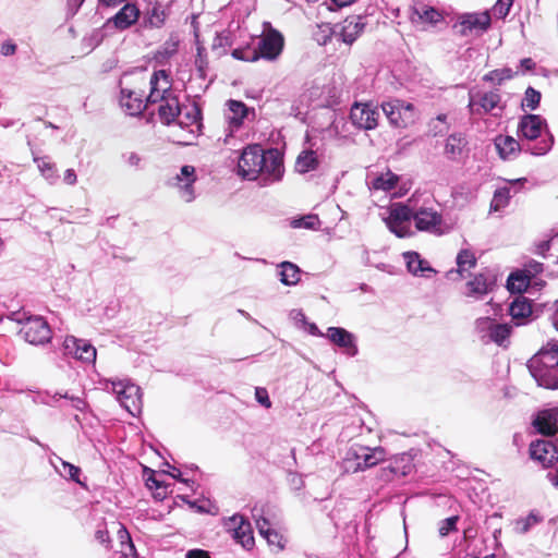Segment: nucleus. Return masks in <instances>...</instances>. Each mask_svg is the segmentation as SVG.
Segmentation results:
<instances>
[{"instance_id": "2f4dec72", "label": "nucleus", "mask_w": 558, "mask_h": 558, "mask_svg": "<svg viewBox=\"0 0 558 558\" xmlns=\"http://www.w3.org/2000/svg\"><path fill=\"white\" fill-rule=\"evenodd\" d=\"M537 385L547 389H558V367H542L530 371Z\"/></svg>"}, {"instance_id": "9d476101", "label": "nucleus", "mask_w": 558, "mask_h": 558, "mask_svg": "<svg viewBox=\"0 0 558 558\" xmlns=\"http://www.w3.org/2000/svg\"><path fill=\"white\" fill-rule=\"evenodd\" d=\"M413 221L417 231L435 235L445 233L444 219L439 211L432 207L413 208Z\"/></svg>"}, {"instance_id": "4be33fe9", "label": "nucleus", "mask_w": 558, "mask_h": 558, "mask_svg": "<svg viewBox=\"0 0 558 558\" xmlns=\"http://www.w3.org/2000/svg\"><path fill=\"white\" fill-rule=\"evenodd\" d=\"M546 126L545 120L537 114L523 116L518 125L519 136L527 141H534L542 135Z\"/></svg>"}, {"instance_id": "69168bd1", "label": "nucleus", "mask_w": 558, "mask_h": 558, "mask_svg": "<svg viewBox=\"0 0 558 558\" xmlns=\"http://www.w3.org/2000/svg\"><path fill=\"white\" fill-rule=\"evenodd\" d=\"M185 558H209V555L203 549H192L186 553Z\"/></svg>"}, {"instance_id": "4d7b16f0", "label": "nucleus", "mask_w": 558, "mask_h": 558, "mask_svg": "<svg viewBox=\"0 0 558 558\" xmlns=\"http://www.w3.org/2000/svg\"><path fill=\"white\" fill-rule=\"evenodd\" d=\"M537 517L535 514H530L527 518H525L524 520L522 521H519L517 523V527L518 530H520V532L522 533H525L527 532V530L530 529L531 525L535 524L537 522Z\"/></svg>"}, {"instance_id": "4c0bfd02", "label": "nucleus", "mask_w": 558, "mask_h": 558, "mask_svg": "<svg viewBox=\"0 0 558 558\" xmlns=\"http://www.w3.org/2000/svg\"><path fill=\"white\" fill-rule=\"evenodd\" d=\"M51 464L54 466L56 471L63 477H68L76 483L80 482L81 469L71 464L60 457H56L54 460H51Z\"/></svg>"}, {"instance_id": "f8f14e48", "label": "nucleus", "mask_w": 558, "mask_h": 558, "mask_svg": "<svg viewBox=\"0 0 558 558\" xmlns=\"http://www.w3.org/2000/svg\"><path fill=\"white\" fill-rule=\"evenodd\" d=\"M199 119L201 112L197 107L185 108V111L180 107V114L172 121L177 122L179 130L183 132L180 143L189 145L193 142L201 130Z\"/></svg>"}, {"instance_id": "e433bc0d", "label": "nucleus", "mask_w": 558, "mask_h": 558, "mask_svg": "<svg viewBox=\"0 0 558 558\" xmlns=\"http://www.w3.org/2000/svg\"><path fill=\"white\" fill-rule=\"evenodd\" d=\"M166 11L161 4L155 3L147 12L144 17V26L151 28H160L166 22Z\"/></svg>"}, {"instance_id": "0e129e2a", "label": "nucleus", "mask_w": 558, "mask_h": 558, "mask_svg": "<svg viewBox=\"0 0 558 558\" xmlns=\"http://www.w3.org/2000/svg\"><path fill=\"white\" fill-rule=\"evenodd\" d=\"M95 537L101 544H108L110 542L109 533L107 530L98 529L95 533Z\"/></svg>"}, {"instance_id": "473e14b6", "label": "nucleus", "mask_w": 558, "mask_h": 558, "mask_svg": "<svg viewBox=\"0 0 558 558\" xmlns=\"http://www.w3.org/2000/svg\"><path fill=\"white\" fill-rule=\"evenodd\" d=\"M34 162L37 165V169L41 177L50 184L53 185L59 180L57 166L51 161L50 157H33Z\"/></svg>"}, {"instance_id": "864d4df0", "label": "nucleus", "mask_w": 558, "mask_h": 558, "mask_svg": "<svg viewBox=\"0 0 558 558\" xmlns=\"http://www.w3.org/2000/svg\"><path fill=\"white\" fill-rule=\"evenodd\" d=\"M553 143H554V140H553V136H550L548 140H543L538 145L533 147L530 151L534 156H543L551 149Z\"/></svg>"}, {"instance_id": "a211bd4d", "label": "nucleus", "mask_w": 558, "mask_h": 558, "mask_svg": "<svg viewBox=\"0 0 558 558\" xmlns=\"http://www.w3.org/2000/svg\"><path fill=\"white\" fill-rule=\"evenodd\" d=\"M379 117V110L371 104L355 102L350 111L352 123L362 130H374L378 124Z\"/></svg>"}, {"instance_id": "423d86ee", "label": "nucleus", "mask_w": 558, "mask_h": 558, "mask_svg": "<svg viewBox=\"0 0 558 558\" xmlns=\"http://www.w3.org/2000/svg\"><path fill=\"white\" fill-rule=\"evenodd\" d=\"M413 215V208L409 205L396 204L390 208L385 222L398 238H409L414 234L412 230Z\"/></svg>"}, {"instance_id": "0eeeda50", "label": "nucleus", "mask_w": 558, "mask_h": 558, "mask_svg": "<svg viewBox=\"0 0 558 558\" xmlns=\"http://www.w3.org/2000/svg\"><path fill=\"white\" fill-rule=\"evenodd\" d=\"M389 123L396 128H407L415 121V109L410 102L393 99L381 105Z\"/></svg>"}, {"instance_id": "b1692460", "label": "nucleus", "mask_w": 558, "mask_h": 558, "mask_svg": "<svg viewBox=\"0 0 558 558\" xmlns=\"http://www.w3.org/2000/svg\"><path fill=\"white\" fill-rule=\"evenodd\" d=\"M140 14V9L135 3H126L109 20V23H112L116 28L124 31L138 21Z\"/></svg>"}, {"instance_id": "72a5a7b5", "label": "nucleus", "mask_w": 558, "mask_h": 558, "mask_svg": "<svg viewBox=\"0 0 558 558\" xmlns=\"http://www.w3.org/2000/svg\"><path fill=\"white\" fill-rule=\"evenodd\" d=\"M398 181L399 177L388 170L367 181V184L371 190L389 192L396 187Z\"/></svg>"}, {"instance_id": "a18cd8bd", "label": "nucleus", "mask_w": 558, "mask_h": 558, "mask_svg": "<svg viewBox=\"0 0 558 558\" xmlns=\"http://www.w3.org/2000/svg\"><path fill=\"white\" fill-rule=\"evenodd\" d=\"M539 101H541V93L537 92L536 89H534L533 87H529L525 90V95L522 100V107L530 109V110H535L537 108V106L539 105Z\"/></svg>"}, {"instance_id": "5fc2aeb1", "label": "nucleus", "mask_w": 558, "mask_h": 558, "mask_svg": "<svg viewBox=\"0 0 558 558\" xmlns=\"http://www.w3.org/2000/svg\"><path fill=\"white\" fill-rule=\"evenodd\" d=\"M57 396H59V398L70 400L72 408H74L77 411L82 412L86 408V402L80 397L70 396L69 393H64V395L56 393L53 398H56Z\"/></svg>"}, {"instance_id": "c85d7f7f", "label": "nucleus", "mask_w": 558, "mask_h": 558, "mask_svg": "<svg viewBox=\"0 0 558 558\" xmlns=\"http://www.w3.org/2000/svg\"><path fill=\"white\" fill-rule=\"evenodd\" d=\"M256 526L259 534L267 541L269 546L276 548L277 551L282 550L284 545L282 543V536L270 527V522L264 515L257 517L254 513Z\"/></svg>"}, {"instance_id": "a19ab883", "label": "nucleus", "mask_w": 558, "mask_h": 558, "mask_svg": "<svg viewBox=\"0 0 558 558\" xmlns=\"http://www.w3.org/2000/svg\"><path fill=\"white\" fill-rule=\"evenodd\" d=\"M457 265L460 275L474 268L476 265L474 253L468 248L461 250L457 255Z\"/></svg>"}, {"instance_id": "f03ea898", "label": "nucleus", "mask_w": 558, "mask_h": 558, "mask_svg": "<svg viewBox=\"0 0 558 558\" xmlns=\"http://www.w3.org/2000/svg\"><path fill=\"white\" fill-rule=\"evenodd\" d=\"M150 92L146 97L147 104L160 102L158 114L165 124H170L180 114V104L172 81L165 70L155 71L149 80Z\"/></svg>"}, {"instance_id": "c756f323", "label": "nucleus", "mask_w": 558, "mask_h": 558, "mask_svg": "<svg viewBox=\"0 0 558 558\" xmlns=\"http://www.w3.org/2000/svg\"><path fill=\"white\" fill-rule=\"evenodd\" d=\"M495 146L502 159H514L521 151L520 143L512 136L498 135L495 138Z\"/></svg>"}, {"instance_id": "dca6fc26", "label": "nucleus", "mask_w": 558, "mask_h": 558, "mask_svg": "<svg viewBox=\"0 0 558 558\" xmlns=\"http://www.w3.org/2000/svg\"><path fill=\"white\" fill-rule=\"evenodd\" d=\"M501 97L497 92L471 90L469 93V108L472 114L482 116L494 109L502 110Z\"/></svg>"}, {"instance_id": "49530a36", "label": "nucleus", "mask_w": 558, "mask_h": 558, "mask_svg": "<svg viewBox=\"0 0 558 558\" xmlns=\"http://www.w3.org/2000/svg\"><path fill=\"white\" fill-rule=\"evenodd\" d=\"M320 225V221L317 216L308 215L300 219H295L292 222L294 228H305V229H317Z\"/></svg>"}, {"instance_id": "20e7f679", "label": "nucleus", "mask_w": 558, "mask_h": 558, "mask_svg": "<svg viewBox=\"0 0 558 558\" xmlns=\"http://www.w3.org/2000/svg\"><path fill=\"white\" fill-rule=\"evenodd\" d=\"M106 390H111L121 407H123L131 415L136 416L142 412V392L141 388L124 379V380H107L105 384Z\"/></svg>"}, {"instance_id": "774afa93", "label": "nucleus", "mask_w": 558, "mask_h": 558, "mask_svg": "<svg viewBox=\"0 0 558 558\" xmlns=\"http://www.w3.org/2000/svg\"><path fill=\"white\" fill-rule=\"evenodd\" d=\"M547 478L555 487L558 488V472H549L547 474Z\"/></svg>"}, {"instance_id": "79ce46f5", "label": "nucleus", "mask_w": 558, "mask_h": 558, "mask_svg": "<svg viewBox=\"0 0 558 558\" xmlns=\"http://www.w3.org/2000/svg\"><path fill=\"white\" fill-rule=\"evenodd\" d=\"M413 13L418 20L435 24L440 21L441 14L433 7L427 5H415Z\"/></svg>"}, {"instance_id": "f257e3e1", "label": "nucleus", "mask_w": 558, "mask_h": 558, "mask_svg": "<svg viewBox=\"0 0 558 558\" xmlns=\"http://www.w3.org/2000/svg\"><path fill=\"white\" fill-rule=\"evenodd\" d=\"M283 161L277 149L264 150L259 145H247L238 160L236 173L244 180H255L263 177V185L281 180Z\"/></svg>"}, {"instance_id": "338daca9", "label": "nucleus", "mask_w": 558, "mask_h": 558, "mask_svg": "<svg viewBox=\"0 0 558 558\" xmlns=\"http://www.w3.org/2000/svg\"><path fill=\"white\" fill-rule=\"evenodd\" d=\"M305 326H306V330L310 335L312 336H317V337H326V333H323L319 328L314 324V323H305Z\"/></svg>"}, {"instance_id": "6e6552de", "label": "nucleus", "mask_w": 558, "mask_h": 558, "mask_svg": "<svg viewBox=\"0 0 558 558\" xmlns=\"http://www.w3.org/2000/svg\"><path fill=\"white\" fill-rule=\"evenodd\" d=\"M284 45V39L281 33L270 28L263 34L258 40L256 50L252 53V61L259 58L274 61L281 54Z\"/></svg>"}, {"instance_id": "f3484780", "label": "nucleus", "mask_w": 558, "mask_h": 558, "mask_svg": "<svg viewBox=\"0 0 558 558\" xmlns=\"http://www.w3.org/2000/svg\"><path fill=\"white\" fill-rule=\"evenodd\" d=\"M63 351L65 355H71L84 363H95L97 356L96 348L92 343L74 336L65 337Z\"/></svg>"}, {"instance_id": "6ab92c4d", "label": "nucleus", "mask_w": 558, "mask_h": 558, "mask_svg": "<svg viewBox=\"0 0 558 558\" xmlns=\"http://www.w3.org/2000/svg\"><path fill=\"white\" fill-rule=\"evenodd\" d=\"M530 456L544 468L553 465L558 460V451L549 440H536L530 445Z\"/></svg>"}, {"instance_id": "58836bf2", "label": "nucleus", "mask_w": 558, "mask_h": 558, "mask_svg": "<svg viewBox=\"0 0 558 558\" xmlns=\"http://www.w3.org/2000/svg\"><path fill=\"white\" fill-rule=\"evenodd\" d=\"M532 282L521 269L511 272L507 280V288L512 293H522Z\"/></svg>"}, {"instance_id": "37998d69", "label": "nucleus", "mask_w": 558, "mask_h": 558, "mask_svg": "<svg viewBox=\"0 0 558 558\" xmlns=\"http://www.w3.org/2000/svg\"><path fill=\"white\" fill-rule=\"evenodd\" d=\"M523 272H525L527 279L532 282V284L539 286L543 282L538 280V275H541L544 271V265L537 260L530 259L521 269Z\"/></svg>"}, {"instance_id": "412c9836", "label": "nucleus", "mask_w": 558, "mask_h": 558, "mask_svg": "<svg viewBox=\"0 0 558 558\" xmlns=\"http://www.w3.org/2000/svg\"><path fill=\"white\" fill-rule=\"evenodd\" d=\"M542 367H558V343H547L527 363L529 371Z\"/></svg>"}, {"instance_id": "1a4fd4ad", "label": "nucleus", "mask_w": 558, "mask_h": 558, "mask_svg": "<svg viewBox=\"0 0 558 558\" xmlns=\"http://www.w3.org/2000/svg\"><path fill=\"white\" fill-rule=\"evenodd\" d=\"M197 180L195 167L185 165L169 180V186L175 189L179 197L185 203H192L196 198L194 184Z\"/></svg>"}, {"instance_id": "ea45409f", "label": "nucleus", "mask_w": 558, "mask_h": 558, "mask_svg": "<svg viewBox=\"0 0 558 558\" xmlns=\"http://www.w3.org/2000/svg\"><path fill=\"white\" fill-rule=\"evenodd\" d=\"M466 142L461 134H451L447 138L445 146V153L452 159L457 158L462 154V150Z\"/></svg>"}, {"instance_id": "cd10ccee", "label": "nucleus", "mask_w": 558, "mask_h": 558, "mask_svg": "<svg viewBox=\"0 0 558 558\" xmlns=\"http://www.w3.org/2000/svg\"><path fill=\"white\" fill-rule=\"evenodd\" d=\"M526 182V179L521 178L513 181H508L509 185L499 187L495 191L492 203H490V210L493 211H499L504 209L506 206H508L509 201L512 196L511 191L512 187L517 185H523Z\"/></svg>"}, {"instance_id": "3c124183", "label": "nucleus", "mask_w": 558, "mask_h": 558, "mask_svg": "<svg viewBox=\"0 0 558 558\" xmlns=\"http://www.w3.org/2000/svg\"><path fill=\"white\" fill-rule=\"evenodd\" d=\"M457 522H458V517H456V515L442 520L439 523V529H438L440 536H447L450 532L454 531Z\"/></svg>"}, {"instance_id": "aec40b11", "label": "nucleus", "mask_w": 558, "mask_h": 558, "mask_svg": "<svg viewBox=\"0 0 558 558\" xmlns=\"http://www.w3.org/2000/svg\"><path fill=\"white\" fill-rule=\"evenodd\" d=\"M326 338L343 349L344 353L349 356H355L359 352L354 335L344 328L329 327L326 332Z\"/></svg>"}, {"instance_id": "c03bdc74", "label": "nucleus", "mask_w": 558, "mask_h": 558, "mask_svg": "<svg viewBox=\"0 0 558 558\" xmlns=\"http://www.w3.org/2000/svg\"><path fill=\"white\" fill-rule=\"evenodd\" d=\"M510 332H511L510 326L502 325V324H496L486 340L493 341V342L501 345L505 342V340L509 337Z\"/></svg>"}, {"instance_id": "2eb2a0df", "label": "nucleus", "mask_w": 558, "mask_h": 558, "mask_svg": "<svg viewBox=\"0 0 558 558\" xmlns=\"http://www.w3.org/2000/svg\"><path fill=\"white\" fill-rule=\"evenodd\" d=\"M20 333L31 344H44L51 339L48 323L39 316L28 317L20 329Z\"/></svg>"}, {"instance_id": "8fccbe9b", "label": "nucleus", "mask_w": 558, "mask_h": 558, "mask_svg": "<svg viewBox=\"0 0 558 558\" xmlns=\"http://www.w3.org/2000/svg\"><path fill=\"white\" fill-rule=\"evenodd\" d=\"M513 0H497L493 13L498 19H504L510 11Z\"/></svg>"}, {"instance_id": "39448f33", "label": "nucleus", "mask_w": 558, "mask_h": 558, "mask_svg": "<svg viewBox=\"0 0 558 558\" xmlns=\"http://www.w3.org/2000/svg\"><path fill=\"white\" fill-rule=\"evenodd\" d=\"M490 26V15L487 11L463 13L458 16L453 25L456 34L463 37H477Z\"/></svg>"}, {"instance_id": "680f3d73", "label": "nucleus", "mask_w": 558, "mask_h": 558, "mask_svg": "<svg viewBox=\"0 0 558 558\" xmlns=\"http://www.w3.org/2000/svg\"><path fill=\"white\" fill-rule=\"evenodd\" d=\"M63 181L68 185H75L77 182V175L73 169H66L63 175Z\"/></svg>"}, {"instance_id": "4468645a", "label": "nucleus", "mask_w": 558, "mask_h": 558, "mask_svg": "<svg viewBox=\"0 0 558 558\" xmlns=\"http://www.w3.org/2000/svg\"><path fill=\"white\" fill-rule=\"evenodd\" d=\"M223 525L236 543L245 549H251L254 546V536L251 523L240 514H233L223 520Z\"/></svg>"}, {"instance_id": "7c9ffc66", "label": "nucleus", "mask_w": 558, "mask_h": 558, "mask_svg": "<svg viewBox=\"0 0 558 558\" xmlns=\"http://www.w3.org/2000/svg\"><path fill=\"white\" fill-rule=\"evenodd\" d=\"M509 314L515 324L523 325L532 315V304L524 296H517L509 306Z\"/></svg>"}, {"instance_id": "09e8293b", "label": "nucleus", "mask_w": 558, "mask_h": 558, "mask_svg": "<svg viewBox=\"0 0 558 558\" xmlns=\"http://www.w3.org/2000/svg\"><path fill=\"white\" fill-rule=\"evenodd\" d=\"M511 77H512V71L510 69H501V70L490 71L489 73H487L484 76V80L500 84L505 80H509Z\"/></svg>"}, {"instance_id": "e2e57ef3", "label": "nucleus", "mask_w": 558, "mask_h": 558, "mask_svg": "<svg viewBox=\"0 0 558 558\" xmlns=\"http://www.w3.org/2000/svg\"><path fill=\"white\" fill-rule=\"evenodd\" d=\"M16 51V45L12 41H5L1 46V53L5 57L14 54Z\"/></svg>"}, {"instance_id": "13d9d810", "label": "nucleus", "mask_w": 558, "mask_h": 558, "mask_svg": "<svg viewBox=\"0 0 558 558\" xmlns=\"http://www.w3.org/2000/svg\"><path fill=\"white\" fill-rule=\"evenodd\" d=\"M381 473H383V477L385 480H390L392 476L395 475H398V474H401V475H405L408 472L407 471H402V472H399V468L390 464L388 468H384L381 470Z\"/></svg>"}, {"instance_id": "5701e85b", "label": "nucleus", "mask_w": 558, "mask_h": 558, "mask_svg": "<svg viewBox=\"0 0 558 558\" xmlns=\"http://www.w3.org/2000/svg\"><path fill=\"white\" fill-rule=\"evenodd\" d=\"M495 284L494 276L488 271L480 272L474 278L466 282L465 295L474 299H482Z\"/></svg>"}, {"instance_id": "ddd939ff", "label": "nucleus", "mask_w": 558, "mask_h": 558, "mask_svg": "<svg viewBox=\"0 0 558 558\" xmlns=\"http://www.w3.org/2000/svg\"><path fill=\"white\" fill-rule=\"evenodd\" d=\"M126 80L128 77H123L120 82V106L128 114L140 116L149 104L144 99L143 93L131 86Z\"/></svg>"}, {"instance_id": "a878e982", "label": "nucleus", "mask_w": 558, "mask_h": 558, "mask_svg": "<svg viewBox=\"0 0 558 558\" xmlns=\"http://www.w3.org/2000/svg\"><path fill=\"white\" fill-rule=\"evenodd\" d=\"M364 28L365 22L363 16H350L343 21L340 36L343 43L351 45L363 33Z\"/></svg>"}, {"instance_id": "9b49d317", "label": "nucleus", "mask_w": 558, "mask_h": 558, "mask_svg": "<svg viewBox=\"0 0 558 558\" xmlns=\"http://www.w3.org/2000/svg\"><path fill=\"white\" fill-rule=\"evenodd\" d=\"M226 106L225 118L228 123V133L223 142L228 143V138L243 125L244 120L255 118V110L248 108L243 101L233 99L228 100Z\"/></svg>"}, {"instance_id": "603ef678", "label": "nucleus", "mask_w": 558, "mask_h": 558, "mask_svg": "<svg viewBox=\"0 0 558 558\" xmlns=\"http://www.w3.org/2000/svg\"><path fill=\"white\" fill-rule=\"evenodd\" d=\"M118 537L120 539V543H121L122 547L124 545H126L129 550H130V553H134L135 551V546H134V544L132 542V538L130 536V533L128 532L125 526L120 525V527L118 530Z\"/></svg>"}, {"instance_id": "bb28decb", "label": "nucleus", "mask_w": 558, "mask_h": 558, "mask_svg": "<svg viewBox=\"0 0 558 558\" xmlns=\"http://www.w3.org/2000/svg\"><path fill=\"white\" fill-rule=\"evenodd\" d=\"M533 426L543 435H554L558 430L557 412L554 410L538 412L533 421Z\"/></svg>"}, {"instance_id": "6e6d98bb", "label": "nucleus", "mask_w": 558, "mask_h": 558, "mask_svg": "<svg viewBox=\"0 0 558 558\" xmlns=\"http://www.w3.org/2000/svg\"><path fill=\"white\" fill-rule=\"evenodd\" d=\"M255 399L259 404H262L266 409L271 408V401H270L268 392L265 388L257 387L255 389Z\"/></svg>"}, {"instance_id": "bf43d9fd", "label": "nucleus", "mask_w": 558, "mask_h": 558, "mask_svg": "<svg viewBox=\"0 0 558 558\" xmlns=\"http://www.w3.org/2000/svg\"><path fill=\"white\" fill-rule=\"evenodd\" d=\"M124 158H125L126 163L130 167H133V168L141 167L142 157L137 153H134V151L129 153V154L124 155Z\"/></svg>"}, {"instance_id": "052dcab7", "label": "nucleus", "mask_w": 558, "mask_h": 558, "mask_svg": "<svg viewBox=\"0 0 558 558\" xmlns=\"http://www.w3.org/2000/svg\"><path fill=\"white\" fill-rule=\"evenodd\" d=\"M252 53L253 51L250 50L234 49L232 57L238 60L252 61Z\"/></svg>"}, {"instance_id": "de8ad7c7", "label": "nucleus", "mask_w": 558, "mask_h": 558, "mask_svg": "<svg viewBox=\"0 0 558 558\" xmlns=\"http://www.w3.org/2000/svg\"><path fill=\"white\" fill-rule=\"evenodd\" d=\"M495 325L494 320L489 317H481L475 323L476 330L481 333L483 340L488 338Z\"/></svg>"}, {"instance_id": "393cba45", "label": "nucleus", "mask_w": 558, "mask_h": 558, "mask_svg": "<svg viewBox=\"0 0 558 558\" xmlns=\"http://www.w3.org/2000/svg\"><path fill=\"white\" fill-rule=\"evenodd\" d=\"M402 256L407 264L408 270L414 276L428 278L432 274L436 272L429 266L428 262L423 259L416 252H404Z\"/></svg>"}, {"instance_id": "f704fd0d", "label": "nucleus", "mask_w": 558, "mask_h": 558, "mask_svg": "<svg viewBox=\"0 0 558 558\" xmlns=\"http://www.w3.org/2000/svg\"><path fill=\"white\" fill-rule=\"evenodd\" d=\"M319 165V160L316 151L312 149H304L300 153L295 161V170L299 173H307L316 170Z\"/></svg>"}, {"instance_id": "7ed1b4c3", "label": "nucleus", "mask_w": 558, "mask_h": 558, "mask_svg": "<svg viewBox=\"0 0 558 558\" xmlns=\"http://www.w3.org/2000/svg\"><path fill=\"white\" fill-rule=\"evenodd\" d=\"M386 459V450L383 447H366L352 445L342 459V470L345 473L363 472L373 468Z\"/></svg>"}, {"instance_id": "c9c22d12", "label": "nucleus", "mask_w": 558, "mask_h": 558, "mask_svg": "<svg viewBox=\"0 0 558 558\" xmlns=\"http://www.w3.org/2000/svg\"><path fill=\"white\" fill-rule=\"evenodd\" d=\"M279 277L282 284L295 286L300 281L301 270L295 264L291 262H282L279 265Z\"/></svg>"}]
</instances>
